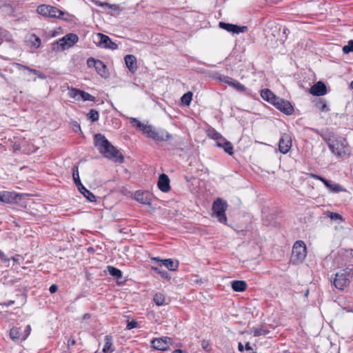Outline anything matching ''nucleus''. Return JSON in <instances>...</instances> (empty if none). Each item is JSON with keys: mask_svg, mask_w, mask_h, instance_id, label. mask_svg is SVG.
<instances>
[{"mask_svg": "<svg viewBox=\"0 0 353 353\" xmlns=\"http://www.w3.org/2000/svg\"><path fill=\"white\" fill-rule=\"evenodd\" d=\"M192 99V93L190 92H188L184 94L181 97V100L183 104L188 106V105H190V104L191 103Z\"/></svg>", "mask_w": 353, "mask_h": 353, "instance_id": "72a5a7b5", "label": "nucleus"}, {"mask_svg": "<svg viewBox=\"0 0 353 353\" xmlns=\"http://www.w3.org/2000/svg\"><path fill=\"white\" fill-rule=\"evenodd\" d=\"M95 69L97 71L98 74L101 75V77H105L106 76V66L105 64L100 60H97Z\"/></svg>", "mask_w": 353, "mask_h": 353, "instance_id": "c85d7f7f", "label": "nucleus"}, {"mask_svg": "<svg viewBox=\"0 0 353 353\" xmlns=\"http://www.w3.org/2000/svg\"><path fill=\"white\" fill-rule=\"evenodd\" d=\"M343 52L345 54L353 52V40L349 41L347 44L343 47Z\"/></svg>", "mask_w": 353, "mask_h": 353, "instance_id": "58836bf2", "label": "nucleus"}, {"mask_svg": "<svg viewBox=\"0 0 353 353\" xmlns=\"http://www.w3.org/2000/svg\"><path fill=\"white\" fill-rule=\"evenodd\" d=\"M112 343L111 338L109 336H105V343L104 347L103 348V352H107L110 350V348L112 346Z\"/></svg>", "mask_w": 353, "mask_h": 353, "instance_id": "ea45409f", "label": "nucleus"}, {"mask_svg": "<svg viewBox=\"0 0 353 353\" xmlns=\"http://www.w3.org/2000/svg\"><path fill=\"white\" fill-rule=\"evenodd\" d=\"M81 90L77 88H71L68 91L69 97L77 101L81 100Z\"/></svg>", "mask_w": 353, "mask_h": 353, "instance_id": "7c9ffc66", "label": "nucleus"}, {"mask_svg": "<svg viewBox=\"0 0 353 353\" xmlns=\"http://www.w3.org/2000/svg\"><path fill=\"white\" fill-rule=\"evenodd\" d=\"M252 332L254 336H259L261 335H265L268 333V331L264 330L263 327H253Z\"/></svg>", "mask_w": 353, "mask_h": 353, "instance_id": "c9c22d12", "label": "nucleus"}, {"mask_svg": "<svg viewBox=\"0 0 353 353\" xmlns=\"http://www.w3.org/2000/svg\"><path fill=\"white\" fill-rule=\"evenodd\" d=\"M227 208V202L221 198L216 199L213 203L212 210L214 214L221 223L225 224L227 222V217L225 215Z\"/></svg>", "mask_w": 353, "mask_h": 353, "instance_id": "423d86ee", "label": "nucleus"}, {"mask_svg": "<svg viewBox=\"0 0 353 353\" xmlns=\"http://www.w3.org/2000/svg\"><path fill=\"white\" fill-rule=\"evenodd\" d=\"M172 353H187L186 352L181 350V349H176V350H174Z\"/></svg>", "mask_w": 353, "mask_h": 353, "instance_id": "13d9d810", "label": "nucleus"}, {"mask_svg": "<svg viewBox=\"0 0 353 353\" xmlns=\"http://www.w3.org/2000/svg\"><path fill=\"white\" fill-rule=\"evenodd\" d=\"M165 301V296L161 292L157 293L154 296V301L159 306L164 305Z\"/></svg>", "mask_w": 353, "mask_h": 353, "instance_id": "2f4dec72", "label": "nucleus"}, {"mask_svg": "<svg viewBox=\"0 0 353 353\" xmlns=\"http://www.w3.org/2000/svg\"><path fill=\"white\" fill-rule=\"evenodd\" d=\"M231 286L234 291L241 292L246 290L247 283L243 281H233Z\"/></svg>", "mask_w": 353, "mask_h": 353, "instance_id": "5701e85b", "label": "nucleus"}, {"mask_svg": "<svg viewBox=\"0 0 353 353\" xmlns=\"http://www.w3.org/2000/svg\"><path fill=\"white\" fill-rule=\"evenodd\" d=\"M72 128L75 132H79V131L81 132V131L80 125L77 121H74L72 123Z\"/></svg>", "mask_w": 353, "mask_h": 353, "instance_id": "8fccbe9b", "label": "nucleus"}, {"mask_svg": "<svg viewBox=\"0 0 353 353\" xmlns=\"http://www.w3.org/2000/svg\"><path fill=\"white\" fill-rule=\"evenodd\" d=\"M172 341V339L170 337L156 338L151 341V343L154 349L161 351H165L169 348Z\"/></svg>", "mask_w": 353, "mask_h": 353, "instance_id": "9b49d317", "label": "nucleus"}, {"mask_svg": "<svg viewBox=\"0 0 353 353\" xmlns=\"http://www.w3.org/2000/svg\"><path fill=\"white\" fill-rule=\"evenodd\" d=\"M201 346L203 349L207 352H209L211 350L210 344L208 341L203 340L201 341Z\"/></svg>", "mask_w": 353, "mask_h": 353, "instance_id": "37998d69", "label": "nucleus"}, {"mask_svg": "<svg viewBox=\"0 0 353 353\" xmlns=\"http://www.w3.org/2000/svg\"><path fill=\"white\" fill-rule=\"evenodd\" d=\"M21 259V257L19 256L17 257H12V260L15 262L20 263L19 260Z\"/></svg>", "mask_w": 353, "mask_h": 353, "instance_id": "bf43d9fd", "label": "nucleus"}, {"mask_svg": "<svg viewBox=\"0 0 353 353\" xmlns=\"http://www.w3.org/2000/svg\"><path fill=\"white\" fill-rule=\"evenodd\" d=\"M97 37L99 39L97 44L101 48L115 50L118 47L117 45L112 42L110 37L107 35H105L102 33H98L97 34Z\"/></svg>", "mask_w": 353, "mask_h": 353, "instance_id": "f8f14e48", "label": "nucleus"}, {"mask_svg": "<svg viewBox=\"0 0 353 353\" xmlns=\"http://www.w3.org/2000/svg\"><path fill=\"white\" fill-rule=\"evenodd\" d=\"M316 105L321 112H328L330 110V108L327 105L326 101L323 99H320L316 103Z\"/></svg>", "mask_w": 353, "mask_h": 353, "instance_id": "473e14b6", "label": "nucleus"}, {"mask_svg": "<svg viewBox=\"0 0 353 353\" xmlns=\"http://www.w3.org/2000/svg\"><path fill=\"white\" fill-rule=\"evenodd\" d=\"M72 176L74 181L75 185L77 188L81 187V185H83L81 182L79 175V170L77 166H74L72 168Z\"/></svg>", "mask_w": 353, "mask_h": 353, "instance_id": "c756f323", "label": "nucleus"}, {"mask_svg": "<svg viewBox=\"0 0 353 353\" xmlns=\"http://www.w3.org/2000/svg\"><path fill=\"white\" fill-rule=\"evenodd\" d=\"M90 316H90V314L89 313H85V314L83 316L82 319H83V320H87V319H90Z\"/></svg>", "mask_w": 353, "mask_h": 353, "instance_id": "5fc2aeb1", "label": "nucleus"}, {"mask_svg": "<svg viewBox=\"0 0 353 353\" xmlns=\"http://www.w3.org/2000/svg\"><path fill=\"white\" fill-rule=\"evenodd\" d=\"M74 343H75V341H74V339H73V340H72V341H71V344H72V345H74Z\"/></svg>", "mask_w": 353, "mask_h": 353, "instance_id": "680f3d73", "label": "nucleus"}, {"mask_svg": "<svg viewBox=\"0 0 353 353\" xmlns=\"http://www.w3.org/2000/svg\"><path fill=\"white\" fill-rule=\"evenodd\" d=\"M350 86L353 89V81L351 82Z\"/></svg>", "mask_w": 353, "mask_h": 353, "instance_id": "e2e57ef3", "label": "nucleus"}, {"mask_svg": "<svg viewBox=\"0 0 353 353\" xmlns=\"http://www.w3.org/2000/svg\"><path fill=\"white\" fill-rule=\"evenodd\" d=\"M79 41V37L76 34L69 33L65 34L63 37L59 39L57 44L61 48L62 50H65L74 46Z\"/></svg>", "mask_w": 353, "mask_h": 353, "instance_id": "1a4fd4ad", "label": "nucleus"}, {"mask_svg": "<svg viewBox=\"0 0 353 353\" xmlns=\"http://www.w3.org/2000/svg\"><path fill=\"white\" fill-rule=\"evenodd\" d=\"M261 97L265 101L272 104H274L278 97L268 89L262 90L261 92Z\"/></svg>", "mask_w": 353, "mask_h": 353, "instance_id": "4be33fe9", "label": "nucleus"}, {"mask_svg": "<svg viewBox=\"0 0 353 353\" xmlns=\"http://www.w3.org/2000/svg\"><path fill=\"white\" fill-rule=\"evenodd\" d=\"M23 334L20 331V328L17 327H12L10 330V337L13 341L22 339Z\"/></svg>", "mask_w": 353, "mask_h": 353, "instance_id": "a878e982", "label": "nucleus"}, {"mask_svg": "<svg viewBox=\"0 0 353 353\" xmlns=\"http://www.w3.org/2000/svg\"><path fill=\"white\" fill-rule=\"evenodd\" d=\"M308 175L310 178L317 179V180L322 181L323 183V184L325 185V186L327 188H328L331 192L338 193V192L343 191V188L338 183H336L331 181L327 180L326 179H325L319 175L313 174V173H310Z\"/></svg>", "mask_w": 353, "mask_h": 353, "instance_id": "9d476101", "label": "nucleus"}, {"mask_svg": "<svg viewBox=\"0 0 353 353\" xmlns=\"http://www.w3.org/2000/svg\"><path fill=\"white\" fill-rule=\"evenodd\" d=\"M208 137L216 141V145L228 154L232 155L234 153L232 143L227 141L219 132L214 129L208 130Z\"/></svg>", "mask_w": 353, "mask_h": 353, "instance_id": "7ed1b4c3", "label": "nucleus"}, {"mask_svg": "<svg viewBox=\"0 0 353 353\" xmlns=\"http://www.w3.org/2000/svg\"><path fill=\"white\" fill-rule=\"evenodd\" d=\"M30 331H31V327L30 325H27L23 333V336H22V340H26L28 336L30 335Z\"/></svg>", "mask_w": 353, "mask_h": 353, "instance_id": "79ce46f5", "label": "nucleus"}, {"mask_svg": "<svg viewBox=\"0 0 353 353\" xmlns=\"http://www.w3.org/2000/svg\"><path fill=\"white\" fill-rule=\"evenodd\" d=\"M108 272L116 280L117 284L121 285L125 283L122 272L114 266H108Z\"/></svg>", "mask_w": 353, "mask_h": 353, "instance_id": "a211bd4d", "label": "nucleus"}, {"mask_svg": "<svg viewBox=\"0 0 353 353\" xmlns=\"http://www.w3.org/2000/svg\"><path fill=\"white\" fill-rule=\"evenodd\" d=\"M94 143L104 157L115 163H123V156L122 154L109 142L104 135L100 133L96 134L94 137Z\"/></svg>", "mask_w": 353, "mask_h": 353, "instance_id": "f257e3e1", "label": "nucleus"}, {"mask_svg": "<svg viewBox=\"0 0 353 353\" xmlns=\"http://www.w3.org/2000/svg\"><path fill=\"white\" fill-rule=\"evenodd\" d=\"M236 81V80H234L233 79H232L231 81H230V83L228 85L233 87V85Z\"/></svg>", "mask_w": 353, "mask_h": 353, "instance_id": "052dcab7", "label": "nucleus"}, {"mask_svg": "<svg viewBox=\"0 0 353 353\" xmlns=\"http://www.w3.org/2000/svg\"><path fill=\"white\" fill-rule=\"evenodd\" d=\"M274 105L285 114L290 115L293 113L294 108L291 103L288 101L278 97Z\"/></svg>", "mask_w": 353, "mask_h": 353, "instance_id": "ddd939ff", "label": "nucleus"}, {"mask_svg": "<svg viewBox=\"0 0 353 353\" xmlns=\"http://www.w3.org/2000/svg\"><path fill=\"white\" fill-rule=\"evenodd\" d=\"M41 39L39 37H35L34 41H32V46L38 48L41 46Z\"/></svg>", "mask_w": 353, "mask_h": 353, "instance_id": "09e8293b", "label": "nucleus"}, {"mask_svg": "<svg viewBox=\"0 0 353 353\" xmlns=\"http://www.w3.org/2000/svg\"><path fill=\"white\" fill-rule=\"evenodd\" d=\"M232 78L231 77H229L228 76H224V75H222V76H220L219 77V80L226 84H229L230 83V81H231Z\"/></svg>", "mask_w": 353, "mask_h": 353, "instance_id": "a18cd8bd", "label": "nucleus"}, {"mask_svg": "<svg viewBox=\"0 0 353 353\" xmlns=\"http://www.w3.org/2000/svg\"><path fill=\"white\" fill-rule=\"evenodd\" d=\"M58 290V287L57 285L53 284L52 285L50 288H49V291L50 293L53 294V293H55Z\"/></svg>", "mask_w": 353, "mask_h": 353, "instance_id": "3c124183", "label": "nucleus"}, {"mask_svg": "<svg viewBox=\"0 0 353 353\" xmlns=\"http://www.w3.org/2000/svg\"><path fill=\"white\" fill-rule=\"evenodd\" d=\"M37 12L44 17H61L63 14V12L59 10L56 7L49 5H41L37 7Z\"/></svg>", "mask_w": 353, "mask_h": 353, "instance_id": "6e6552de", "label": "nucleus"}, {"mask_svg": "<svg viewBox=\"0 0 353 353\" xmlns=\"http://www.w3.org/2000/svg\"><path fill=\"white\" fill-rule=\"evenodd\" d=\"M310 92L314 96H323L327 92L326 86L323 82L319 81L311 87Z\"/></svg>", "mask_w": 353, "mask_h": 353, "instance_id": "dca6fc26", "label": "nucleus"}, {"mask_svg": "<svg viewBox=\"0 0 353 353\" xmlns=\"http://www.w3.org/2000/svg\"><path fill=\"white\" fill-rule=\"evenodd\" d=\"M97 60H95L94 58H89L88 59L87 63L89 67L94 66L95 68Z\"/></svg>", "mask_w": 353, "mask_h": 353, "instance_id": "de8ad7c7", "label": "nucleus"}, {"mask_svg": "<svg viewBox=\"0 0 353 353\" xmlns=\"http://www.w3.org/2000/svg\"><path fill=\"white\" fill-rule=\"evenodd\" d=\"M79 192L90 202L96 201L95 196L88 189H86L83 185H81V187L78 188Z\"/></svg>", "mask_w": 353, "mask_h": 353, "instance_id": "393cba45", "label": "nucleus"}, {"mask_svg": "<svg viewBox=\"0 0 353 353\" xmlns=\"http://www.w3.org/2000/svg\"><path fill=\"white\" fill-rule=\"evenodd\" d=\"M323 139L328 143L331 152L336 157H343L346 154L347 149L345 140L328 139L326 134H322Z\"/></svg>", "mask_w": 353, "mask_h": 353, "instance_id": "20e7f679", "label": "nucleus"}, {"mask_svg": "<svg viewBox=\"0 0 353 353\" xmlns=\"http://www.w3.org/2000/svg\"><path fill=\"white\" fill-rule=\"evenodd\" d=\"M16 65H17V68L19 69V70H21V69H25V70H28L29 72L36 74L38 76L39 78L40 79H44L45 78V75L39 72L38 70H35V69H32V68H30V67L28 66H26V65H21L20 63H16Z\"/></svg>", "mask_w": 353, "mask_h": 353, "instance_id": "cd10ccee", "label": "nucleus"}, {"mask_svg": "<svg viewBox=\"0 0 353 353\" xmlns=\"http://www.w3.org/2000/svg\"><path fill=\"white\" fill-rule=\"evenodd\" d=\"M101 6H103L104 3H100L99 4Z\"/></svg>", "mask_w": 353, "mask_h": 353, "instance_id": "0e129e2a", "label": "nucleus"}, {"mask_svg": "<svg viewBox=\"0 0 353 353\" xmlns=\"http://www.w3.org/2000/svg\"><path fill=\"white\" fill-rule=\"evenodd\" d=\"M88 117L90 120H91L92 122H94L99 120V114L97 110L92 109L88 112Z\"/></svg>", "mask_w": 353, "mask_h": 353, "instance_id": "f704fd0d", "label": "nucleus"}, {"mask_svg": "<svg viewBox=\"0 0 353 353\" xmlns=\"http://www.w3.org/2000/svg\"><path fill=\"white\" fill-rule=\"evenodd\" d=\"M129 121L131 124L141 130L143 134L157 141H165L171 138L170 134L168 132H157L154 129L152 125L144 124L137 118L130 117L129 118Z\"/></svg>", "mask_w": 353, "mask_h": 353, "instance_id": "f03ea898", "label": "nucleus"}, {"mask_svg": "<svg viewBox=\"0 0 353 353\" xmlns=\"http://www.w3.org/2000/svg\"><path fill=\"white\" fill-rule=\"evenodd\" d=\"M245 350L248 352V353H256V352H252V349L250 345V343H247L245 344Z\"/></svg>", "mask_w": 353, "mask_h": 353, "instance_id": "603ef678", "label": "nucleus"}, {"mask_svg": "<svg viewBox=\"0 0 353 353\" xmlns=\"http://www.w3.org/2000/svg\"><path fill=\"white\" fill-rule=\"evenodd\" d=\"M292 147L291 137L288 134H283L279 143V149L282 154H286Z\"/></svg>", "mask_w": 353, "mask_h": 353, "instance_id": "2eb2a0df", "label": "nucleus"}, {"mask_svg": "<svg viewBox=\"0 0 353 353\" xmlns=\"http://www.w3.org/2000/svg\"><path fill=\"white\" fill-rule=\"evenodd\" d=\"M152 269L154 271L158 274H159L162 278L168 279H170L169 274L165 270H161L158 266H152Z\"/></svg>", "mask_w": 353, "mask_h": 353, "instance_id": "e433bc0d", "label": "nucleus"}, {"mask_svg": "<svg viewBox=\"0 0 353 353\" xmlns=\"http://www.w3.org/2000/svg\"><path fill=\"white\" fill-rule=\"evenodd\" d=\"M171 271H176L177 270L178 266H166Z\"/></svg>", "mask_w": 353, "mask_h": 353, "instance_id": "4d7b16f0", "label": "nucleus"}, {"mask_svg": "<svg viewBox=\"0 0 353 353\" xmlns=\"http://www.w3.org/2000/svg\"><path fill=\"white\" fill-rule=\"evenodd\" d=\"M353 277L352 270H343L342 272L336 273L334 280V286L339 290H343L350 283V279Z\"/></svg>", "mask_w": 353, "mask_h": 353, "instance_id": "0eeeda50", "label": "nucleus"}, {"mask_svg": "<svg viewBox=\"0 0 353 353\" xmlns=\"http://www.w3.org/2000/svg\"><path fill=\"white\" fill-rule=\"evenodd\" d=\"M4 254L0 250V257L3 259L2 262H9L10 260L4 257Z\"/></svg>", "mask_w": 353, "mask_h": 353, "instance_id": "864d4df0", "label": "nucleus"}, {"mask_svg": "<svg viewBox=\"0 0 353 353\" xmlns=\"http://www.w3.org/2000/svg\"><path fill=\"white\" fill-rule=\"evenodd\" d=\"M81 100H83L84 101H94L95 98H94V97L92 96L89 93L81 90Z\"/></svg>", "mask_w": 353, "mask_h": 353, "instance_id": "4c0bfd02", "label": "nucleus"}, {"mask_svg": "<svg viewBox=\"0 0 353 353\" xmlns=\"http://www.w3.org/2000/svg\"><path fill=\"white\" fill-rule=\"evenodd\" d=\"M158 187L163 192H168L170 190V179L165 174L159 176Z\"/></svg>", "mask_w": 353, "mask_h": 353, "instance_id": "6ab92c4d", "label": "nucleus"}, {"mask_svg": "<svg viewBox=\"0 0 353 353\" xmlns=\"http://www.w3.org/2000/svg\"><path fill=\"white\" fill-rule=\"evenodd\" d=\"M328 216L332 219V220H334V221H336V220H341L342 218H341V216L338 214V213H334V212H329L328 214Z\"/></svg>", "mask_w": 353, "mask_h": 353, "instance_id": "c03bdc74", "label": "nucleus"}, {"mask_svg": "<svg viewBox=\"0 0 353 353\" xmlns=\"http://www.w3.org/2000/svg\"><path fill=\"white\" fill-rule=\"evenodd\" d=\"M219 26L221 28L227 30L229 32L233 34H239L241 32H245L248 30L247 26H239L231 23H227L225 22H219Z\"/></svg>", "mask_w": 353, "mask_h": 353, "instance_id": "4468645a", "label": "nucleus"}, {"mask_svg": "<svg viewBox=\"0 0 353 353\" xmlns=\"http://www.w3.org/2000/svg\"><path fill=\"white\" fill-rule=\"evenodd\" d=\"M138 326V323L135 321H132L127 324L126 328L128 330H132Z\"/></svg>", "mask_w": 353, "mask_h": 353, "instance_id": "49530a36", "label": "nucleus"}, {"mask_svg": "<svg viewBox=\"0 0 353 353\" xmlns=\"http://www.w3.org/2000/svg\"><path fill=\"white\" fill-rule=\"evenodd\" d=\"M125 63L128 70L134 72L137 69V59L134 55L128 54L125 57Z\"/></svg>", "mask_w": 353, "mask_h": 353, "instance_id": "412c9836", "label": "nucleus"}, {"mask_svg": "<svg viewBox=\"0 0 353 353\" xmlns=\"http://www.w3.org/2000/svg\"><path fill=\"white\" fill-rule=\"evenodd\" d=\"M17 194L14 192L3 191L0 192V201L5 203H12L17 201Z\"/></svg>", "mask_w": 353, "mask_h": 353, "instance_id": "aec40b11", "label": "nucleus"}, {"mask_svg": "<svg viewBox=\"0 0 353 353\" xmlns=\"http://www.w3.org/2000/svg\"><path fill=\"white\" fill-rule=\"evenodd\" d=\"M135 199L144 205L151 204V194L148 192L137 191L134 194Z\"/></svg>", "mask_w": 353, "mask_h": 353, "instance_id": "f3484780", "label": "nucleus"}, {"mask_svg": "<svg viewBox=\"0 0 353 353\" xmlns=\"http://www.w3.org/2000/svg\"><path fill=\"white\" fill-rule=\"evenodd\" d=\"M238 349L240 352H243L245 350V347H243V345L241 343H239L238 344Z\"/></svg>", "mask_w": 353, "mask_h": 353, "instance_id": "6e6d98bb", "label": "nucleus"}, {"mask_svg": "<svg viewBox=\"0 0 353 353\" xmlns=\"http://www.w3.org/2000/svg\"><path fill=\"white\" fill-rule=\"evenodd\" d=\"M307 255V248L303 241H297L294 243L290 261L292 263H301L303 262Z\"/></svg>", "mask_w": 353, "mask_h": 353, "instance_id": "39448f33", "label": "nucleus"}, {"mask_svg": "<svg viewBox=\"0 0 353 353\" xmlns=\"http://www.w3.org/2000/svg\"><path fill=\"white\" fill-rule=\"evenodd\" d=\"M152 262L159 263V265H174V263L179 264V261L173 259H161L159 257H154L152 259Z\"/></svg>", "mask_w": 353, "mask_h": 353, "instance_id": "b1692460", "label": "nucleus"}, {"mask_svg": "<svg viewBox=\"0 0 353 353\" xmlns=\"http://www.w3.org/2000/svg\"><path fill=\"white\" fill-rule=\"evenodd\" d=\"M16 65H17V68L19 69V70H21V69H25V70H28L29 72L36 74L38 76L39 78L40 79H44L45 78V75L39 72L38 70H35V69H32V68H30V67L28 66H26V65H21L20 63H16Z\"/></svg>", "mask_w": 353, "mask_h": 353, "instance_id": "bb28decb", "label": "nucleus"}, {"mask_svg": "<svg viewBox=\"0 0 353 353\" xmlns=\"http://www.w3.org/2000/svg\"><path fill=\"white\" fill-rule=\"evenodd\" d=\"M233 88L240 92H244L246 89L245 87L238 81L234 83Z\"/></svg>", "mask_w": 353, "mask_h": 353, "instance_id": "a19ab883", "label": "nucleus"}]
</instances>
